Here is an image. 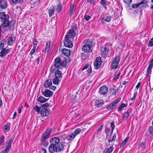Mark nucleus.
<instances>
[{"label": "nucleus", "instance_id": "7c9ffc66", "mask_svg": "<svg viewBox=\"0 0 153 153\" xmlns=\"http://www.w3.org/2000/svg\"><path fill=\"white\" fill-rule=\"evenodd\" d=\"M129 138L128 137H127L121 143L120 148L122 147L126 143Z\"/></svg>", "mask_w": 153, "mask_h": 153}, {"label": "nucleus", "instance_id": "1a4fd4ad", "mask_svg": "<svg viewBox=\"0 0 153 153\" xmlns=\"http://www.w3.org/2000/svg\"><path fill=\"white\" fill-rule=\"evenodd\" d=\"M50 112V110L46 108H43L40 111L41 115L43 117L48 116Z\"/></svg>", "mask_w": 153, "mask_h": 153}, {"label": "nucleus", "instance_id": "a878e982", "mask_svg": "<svg viewBox=\"0 0 153 153\" xmlns=\"http://www.w3.org/2000/svg\"><path fill=\"white\" fill-rule=\"evenodd\" d=\"M140 5V4L139 3L137 4H133V5L131 6V7H130V6H128V8L131 10L132 9H133L134 8H137L139 7V6Z\"/></svg>", "mask_w": 153, "mask_h": 153}, {"label": "nucleus", "instance_id": "20e7f679", "mask_svg": "<svg viewBox=\"0 0 153 153\" xmlns=\"http://www.w3.org/2000/svg\"><path fill=\"white\" fill-rule=\"evenodd\" d=\"M120 100L121 98H119L111 103L109 105H107V109L108 110H113L117 106V104L120 102Z\"/></svg>", "mask_w": 153, "mask_h": 153}, {"label": "nucleus", "instance_id": "3c124183", "mask_svg": "<svg viewBox=\"0 0 153 153\" xmlns=\"http://www.w3.org/2000/svg\"><path fill=\"white\" fill-rule=\"evenodd\" d=\"M91 18V17L90 16L86 15H85L84 17V19L86 21L89 20Z\"/></svg>", "mask_w": 153, "mask_h": 153}, {"label": "nucleus", "instance_id": "bb28decb", "mask_svg": "<svg viewBox=\"0 0 153 153\" xmlns=\"http://www.w3.org/2000/svg\"><path fill=\"white\" fill-rule=\"evenodd\" d=\"M62 9V7L61 6V3L59 2V4L58 5L57 8L56 9V10L58 13H59Z\"/></svg>", "mask_w": 153, "mask_h": 153}, {"label": "nucleus", "instance_id": "0e129e2a", "mask_svg": "<svg viewBox=\"0 0 153 153\" xmlns=\"http://www.w3.org/2000/svg\"><path fill=\"white\" fill-rule=\"evenodd\" d=\"M105 132H106V134H107V135L108 136V135H109V133H110V131L108 129H106Z\"/></svg>", "mask_w": 153, "mask_h": 153}, {"label": "nucleus", "instance_id": "5701e85b", "mask_svg": "<svg viewBox=\"0 0 153 153\" xmlns=\"http://www.w3.org/2000/svg\"><path fill=\"white\" fill-rule=\"evenodd\" d=\"M62 73L60 71L57 70L55 72V77L59 78H61L62 77Z\"/></svg>", "mask_w": 153, "mask_h": 153}, {"label": "nucleus", "instance_id": "69168bd1", "mask_svg": "<svg viewBox=\"0 0 153 153\" xmlns=\"http://www.w3.org/2000/svg\"><path fill=\"white\" fill-rule=\"evenodd\" d=\"M140 85V82H139L136 87V88L137 89H138Z\"/></svg>", "mask_w": 153, "mask_h": 153}, {"label": "nucleus", "instance_id": "338daca9", "mask_svg": "<svg viewBox=\"0 0 153 153\" xmlns=\"http://www.w3.org/2000/svg\"><path fill=\"white\" fill-rule=\"evenodd\" d=\"M87 1L91 4H93L94 3V0H87Z\"/></svg>", "mask_w": 153, "mask_h": 153}, {"label": "nucleus", "instance_id": "2eb2a0df", "mask_svg": "<svg viewBox=\"0 0 153 153\" xmlns=\"http://www.w3.org/2000/svg\"><path fill=\"white\" fill-rule=\"evenodd\" d=\"M9 49H6L5 48H3L0 52V56L2 57L6 56L10 51Z\"/></svg>", "mask_w": 153, "mask_h": 153}, {"label": "nucleus", "instance_id": "f704fd0d", "mask_svg": "<svg viewBox=\"0 0 153 153\" xmlns=\"http://www.w3.org/2000/svg\"><path fill=\"white\" fill-rule=\"evenodd\" d=\"M71 100L73 102H76L77 101L76 96L72 95L71 97Z\"/></svg>", "mask_w": 153, "mask_h": 153}, {"label": "nucleus", "instance_id": "5fc2aeb1", "mask_svg": "<svg viewBox=\"0 0 153 153\" xmlns=\"http://www.w3.org/2000/svg\"><path fill=\"white\" fill-rule=\"evenodd\" d=\"M140 145L142 148H145L146 146V144L145 143H140Z\"/></svg>", "mask_w": 153, "mask_h": 153}, {"label": "nucleus", "instance_id": "f03ea898", "mask_svg": "<svg viewBox=\"0 0 153 153\" xmlns=\"http://www.w3.org/2000/svg\"><path fill=\"white\" fill-rule=\"evenodd\" d=\"M67 63L66 60H64L62 62L60 58L57 57L55 59L54 65L51 67V71L53 72L56 68H59L60 67H65Z\"/></svg>", "mask_w": 153, "mask_h": 153}, {"label": "nucleus", "instance_id": "39448f33", "mask_svg": "<svg viewBox=\"0 0 153 153\" xmlns=\"http://www.w3.org/2000/svg\"><path fill=\"white\" fill-rule=\"evenodd\" d=\"M120 61V57L117 56L115 57L112 61L111 68L113 69H116L118 67Z\"/></svg>", "mask_w": 153, "mask_h": 153}, {"label": "nucleus", "instance_id": "412c9836", "mask_svg": "<svg viewBox=\"0 0 153 153\" xmlns=\"http://www.w3.org/2000/svg\"><path fill=\"white\" fill-rule=\"evenodd\" d=\"M13 138L11 137L10 138V140L9 141H8V142L7 143L8 145L5 148V151L6 150L7 151L10 150V147H11V144H12V143L13 142Z\"/></svg>", "mask_w": 153, "mask_h": 153}, {"label": "nucleus", "instance_id": "423d86ee", "mask_svg": "<svg viewBox=\"0 0 153 153\" xmlns=\"http://www.w3.org/2000/svg\"><path fill=\"white\" fill-rule=\"evenodd\" d=\"M94 64L95 68L96 69H99L101 64V58L100 57H97L96 60L94 62Z\"/></svg>", "mask_w": 153, "mask_h": 153}, {"label": "nucleus", "instance_id": "a18cd8bd", "mask_svg": "<svg viewBox=\"0 0 153 153\" xmlns=\"http://www.w3.org/2000/svg\"><path fill=\"white\" fill-rule=\"evenodd\" d=\"M140 5L145 4V6L147 5V1L146 0H143L141 2L139 3Z\"/></svg>", "mask_w": 153, "mask_h": 153}, {"label": "nucleus", "instance_id": "680f3d73", "mask_svg": "<svg viewBox=\"0 0 153 153\" xmlns=\"http://www.w3.org/2000/svg\"><path fill=\"white\" fill-rule=\"evenodd\" d=\"M119 89H116L113 92V94L115 95L118 92Z\"/></svg>", "mask_w": 153, "mask_h": 153}, {"label": "nucleus", "instance_id": "de8ad7c7", "mask_svg": "<svg viewBox=\"0 0 153 153\" xmlns=\"http://www.w3.org/2000/svg\"><path fill=\"white\" fill-rule=\"evenodd\" d=\"M132 0H124V2L127 4H129L132 2Z\"/></svg>", "mask_w": 153, "mask_h": 153}, {"label": "nucleus", "instance_id": "4d7b16f0", "mask_svg": "<svg viewBox=\"0 0 153 153\" xmlns=\"http://www.w3.org/2000/svg\"><path fill=\"white\" fill-rule=\"evenodd\" d=\"M89 66V65L88 64H86L85 66H84L83 68H82V70H85Z\"/></svg>", "mask_w": 153, "mask_h": 153}, {"label": "nucleus", "instance_id": "dca6fc26", "mask_svg": "<svg viewBox=\"0 0 153 153\" xmlns=\"http://www.w3.org/2000/svg\"><path fill=\"white\" fill-rule=\"evenodd\" d=\"M52 84V82L51 79H47L45 81L44 86L46 88H48L51 86Z\"/></svg>", "mask_w": 153, "mask_h": 153}, {"label": "nucleus", "instance_id": "393cba45", "mask_svg": "<svg viewBox=\"0 0 153 153\" xmlns=\"http://www.w3.org/2000/svg\"><path fill=\"white\" fill-rule=\"evenodd\" d=\"M35 41L36 42H37L36 40V39H33V41L34 42V41ZM36 43H34V47L30 53V54L31 55H32L35 52L36 47Z\"/></svg>", "mask_w": 153, "mask_h": 153}, {"label": "nucleus", "instance_id": "2f4dec72", "mask_svg": "<svg viewBox=\"0 0 153 153\" xmlns=\"http://www.w3.org/2000/svg\"><path fill=\"white\" fill-rule=\"evenodd\" d=\"M5 137L4 135H1L0 137V146L3 144L4 143Z\"/></svg>", "mask_w": 153, "mask_h": 153}, {"label": "nucleus", "instance_id": "13d9d810", "mask_svg": "<svg viewBox=\"0 0 153 153\" xmlns=\"http://www.w3.org/2000/svg\"><path fill=\"white\" fill-rule=\"evenodd\" d=\"M100 3L104 7H105V1H103L102 0H101L100 1Z\"/></svg>", "mask_w": 153, "mask_h": 153}, {"label": "nucleus", "instance_id": "603ef678", "mask_svg": "<svg viewBox=\"0 0 153 153\" xmlns=\"http://www.w3.org/2000/svg\"><path fill=\"white\" fill-rule=\"evenodd\" d=\"M149 130L150 134H153V126H150V127Z\"/></svg>", "mask_w": 153, "mask_h": 153}, {"label": "nucleus", "instance_id": "a19ab883", "mask_svg": "<svg viewBox=\"0 0 153 153\" xmlns=\"http://www.w3.org/2000/svg\"><path fill=\"white\" fill-rule=\"evenodd\" d=\"M4 130L7 132L9 131L10 129V126L7 125H5L4 126Z\"/></svg>", "mask_w": 153, "mask_h": 153}, {"label": "nucleus", "instance_id": "09e8293b", "mask_svg": "<svg viewBox=\"0 0 153 153\" xmlns=\"http://www.w3.org/2000/svg\"><path fill=\"white\" fill-rule=\"evenodd\" d=\"M49 106H51V105H50V104H49L48 103H45L44 104H43L41 107L43 108H47V107Z\"/></svg>", "mask_w": 153, "mask_h": 153}, {"label": "nucleus", "instance_id": "f3484780", "mask_svg": "<svg viewBox=\"0 0 153 153\" xmlns=\"http://www.w3.org/2000/svg\"><path fill=\"white\" fill-rule=\"evenodd\" d=\"M62 53L65 56L68 57L71 55V52L70 50L64 48L62 50Z\"/></svg>", "mask_w": 153, "mask_h": 153}, {"label": "nucleus", "instance_id": "4be33fe9", "mask_svg": "<svg viewBox=\"0 0 153 153\" xmlns=\"http://www.w3.org/2000/svg\"><path fill=\"white\" fill-rule=\"evenodd\" d=\"M48 100V99H46L43 97L40 96L37 99V100L38 102H40L41 103H44L47 101Z\"/></svg>", "mask_w": 153, "mask_h": 153}, {"label": "nucleus", "instance_id": "7ed1b4c3", "mask_svg": "<svg viewBox=\"0 0 153 153\" xmlns=\"http://www.w3.org/2000/svg\"><path fill=\"white\" fill-rule=\"evenodd\" d=\"M52 131L51 129L50 128L48 129L42 134L40 140L42 142H44L48 138L51 133Z\"/></svg>", "mask_w": 153, "mask_h": 153}, {"label": "nucleus", "instance_id": "aec40b11", "mask_svg": "<svg viewBox=\"0 0 153 153\" xmlns=\"http://www.w3.org/2000/svg\"><path fill=\"white\" fill-rule=\"evenodd\" d=\"M8 44L10 46L13 45L15 40V38L14 37H10L8 38Z\"/></svg>", "mask_w": 153, "mask_h": 153}, {"label": "nucleus", "instance_id": "ddd939ff", "mask_svg": "<svg viewBox=\"0 0 153 153\" xmlns=\"http://www.w3.org/2000/svg\"><path fill=\"white\" fill-rule=\"evenodd\" d=\"M108 87L105 86L100 87L99 89V92L102 95H105L108 92Z\"/></svg>", "mask_w": 153, "mask_h": 153}, {"label": "nucleus", "instance_id": "c756f323", "mask_svg": "<svg viewBox=\"0 0 153 153\" xmlns=\"http://www.w3.org/2000/svg\"><path fill=\"white\" fill-rule=\"evenodd\" d=\"M41 108V107H39L38 105H36L33 108V109L35 110L38 114H39L40 112Z\"/></svg>", "mask_w": 153, "mask_h": 153}, {"label": "nucleus", "instance_id": "4c0bfd02", "mask_svg": "<svg viewBox=\"0 0 153 153\" xmlns=\"http://www.w3.org/2000/svg\"><path fill=\"white\" fill-rule=\"evenodd\" d=\"M110 127L111 129V133H112L114 129L115 126L114 123V122H112L110 124Z\"/></svg>", "mask_w": 153, "mask_h": 153}, {"label": "nucleus", "instance_id": "f257e3e1", "mask_svg": "<svg viewBox=\"0 0 153 153\" xmlns=\"http://www.w3.org/2000/svg\"><path fill=\"white\" fill-rule=\"evenodd\" d=\"M9 16L8 14H6L4 12H1L0 13V19L2 21L1 26L3 27H6L9 26L10 30L14 28V24H10V21L9 20Z\"/></svg>", "mask_w": 153, "mask_h": 153}, {"label": "nucleus", "instance_id": "6e6552de", "mask_svg": "<svg viewBox=\"0 0 153 153\" xmlns=\"http://www.w3.org/2000/svg\"><path fill=\"white\" fill-rule=\"evenodd\" d=\"M64 45L67 47L71 48L73 46V44L71 41L68 38H65L64 40Z\"/></svg>", "mask_w": 153, "mask_h": 153}, {"label": "nucleus", "instance_id": "49530a36", "mask_svg": "<svg viewBox=\"0 0 153 153\" xmlns=\"http://www.w3.org/2000/svg\"><path fill=\"white\" fill-rule=\"evenodd\" d=\"M76 136L75 134H74V133H73L70 136L69 138H68V139L69 140H72Z\"/></svg>", "mask_w": 153, "mask_h": 153}, {"label": "nucleus", "instance_id": "58836bf2", "mask_svg": "<svg viewBox=\"0 0 153 153\" xmlns=\"http://www.w3.org/2000/svg\"><path fill=\"white\" fill-rule=\"evenodd\" d=\"M116 136L115 134L114 135L112 139L111 140H108V143H110L111 142H113L115 141L116 139Z\"/></svg>", "mask_w": 153, "mask_h": 153}, {"label": "nucleus", "instance_id": "6ab92c4d", "mask_svg": "<svg viewBox=\"0 0 153 153\" xmlns=\"http://www.w3.org/2000/svg\"><path fill=\"white\" fill-rule=\"evenodd\" d=\"M103 104V101L102 100H96L95 102V105L98 107H102Z\"/></svg>", "mask_w": 153, "mask_h": 153}, {"label": "nucleus", "instance_id": "9b49d317", "mask_svg": "<svg viewBox=\"0 0 153 153\" xmlns=\"http://www.w3.org/2000/svg\"><path fill=\"white\" fill-rule=\"evenodd\" d=\"M75 35V32L73 29H71L69 30V32L65 36V38H68L71 39L74 37Z\"/></svg>", "mask_w": 153, "mask_h": 153}, {"label": "nucleus", "instance_id": "cd10ccee", "mask_svg": "<svg viewBox=\"0 0 153 153\" xmlns=\"http://www.w3.org/2000/svg\"><path fill=\"white\" fill-rule=\"evenodd\" d=\"M127 106V104H125L123 103H122L118 108V111H121L122 110L123 108L126 107Z\"/></svg>", "mask_w": 153, "mask_h": 153}, {"label": "nucleus", "instance_id": "c03bdc74", "mask_svg": "<svg viewBox=\"0 0 153 153\" xmlns=\"http://www.w3.org/2000/svg\"><path fill=\"white\" fill-rule=\"evenodd\" d=\"M137 94V91L134 92L133 95V97L131 98V101H133L135 99V97Z\"/></svg>", "mask_w": 153, "mask_h": 153}, {"label": "nucleus", "instance_id": "6e6d98bb", "mask_svg": "<svg viewBox=\"0 0 153 153\" xmlns=\"http://www.w3.org/2000/svg\"><path fill=\"white\" fill-rule=\"evenodd\" d=\"M4 46V45L0 41V50L3 48Z\"/></svg>", "mask_w": 153, "mask_h": 153}, {"label": "nucleus", "instance_id": "8fccbe9b", "mask_svg": "<svg viewBox=\"0 0 153 153\" xmlns=\"http://www.w3.org/2000/svg\"><path fill=\"white\" fill-rule=\"evenodd\" d=\"M108 51V49L107 48L105 47H102L101 50V51L102 52H106Z\"/></svg>", "mask_w": 153, "mask_h": 153}, {"label": "nucleus", "instance_id": "864d4df0", "mask_svg": "<svg viewBox=\"0 0 153 153\" xmlns=\"http://www.w3.org/2000/svg\"><path fill=\"white\" fill-rule=\"evenodd\" d=\"M153 65V58L150 61L148 66L152 67Z\"/></svg>", "mask_w": 153, "mask_h": 153}, {"label": "nucleus", "instance_id": "9d476101", "mask_svg": "<svg viewBox=\"0 0 153 153\" xmlns=\"http://www.w3.org/2000/svg\"><path fill=\"white\" fill-rule=\"evenodd\" d=\"M42 95L46 97H51L53 94V92L48 89H45V91L42 92Z\"/></svg>", "mask_w": 153, "mask_h": 153}, {"label": "nucleus", "instance_id": "e2e57ef3", "mask_svg": "<svg viewBox=\"0 0 153 153\" xmlns=\"http://www.w3.org/2000/svg\"><path fill=\"white\" fill-rule=\"evenodd\" d=\"M16 117V111L15 112L14 114L13 115V119H14Z\"/></svg>", "mask_w": 153, "mask_h": 153}, {"label": "nucleus", "instance_id": "473e14b6", "mask_svg": "<svg viewBox=\"0 0 153 153\" xmlns=\"http://www.w3.org/2000/svg\"><path fill=\"white\" fill-rule=\"evenodd\" d=\"M152 67H150L149 66L148 67V68H147V73L146 74V77H148L149 76V74H151V72H152Z\"/></svg>", "mask_w": 153, "mask_h": 153}, {"label": "nucleus", "instance_id": "79ce46f5", "mask_svg": "<svg viewBox=\"0 0 153 153\" xmlns=\"http://www.w3.org/2000/svg\"><path fill=\"white\" fill-rule=\"evenodd\" d=\"M121 74V72L120 71H118V72L117 73V74L115 75L114 77V79L116 80L117 79H118L119 76H120Z\"/></svg>", "mask_w": 153, "mask_h": 153}, {"label": "nucleus", "instance_id": "f8f14e48", "mask_svg": "<svg viewBox=\"0 0 153 153\" xmlns=\"http://www.w3.org/2000/svg\"><path fill=\"white\" fill-rule=\"evenodd\" d=\"M8 6L6 0H0V9H5Z\"/></svg>", "mask_w": 153, "mask_h": 153}, {"label": "nucleus", "instance_id": "e433bc0d", "mask_svg": "<svg viewBox=\"0 0 153 153\" xmlns=\"http://www.w3.org/2000/svg\"><path fill=\"white\" fill-rule=\"evenodd\" d=\"M50 45V41L48 42L46 45V48L45 49V51L48 52L49 50V47Z\"/></svg>", "mask_w": 153, "mask_h": 153}, {"label": "nucleus", "instance_id": "774afa93", "mask_svg": "<svg viewBox=\"0 0 153 153\" xmlns=\"http://www.w3.org/2000/svg\"><path fill=\"white\" fill-rule=\"evenodd\" d=\"M40 59V58L39 57H38L36 59V61L37 64H38L39 63Z\"/></svg>", "mask_w": 153, "mask_h": 153}, {"label": "nucleus", "instance_id": "ea45409f", "mask_svg": "<svg viewBox=\"0 0 153 153\" xmlns=\"http://www.w3.org/2000/svg\"><path fill=\"white\" fill-rule=\"evenodd\" d=\"M112 16H108L105 19V21L107 22H110L111 21Z\"/></svg>", "mask_w": 153, "mask_h": 153}, {"label": "nucleus", "instance_id": "052dcab7", "mask_svg": "<svg viewBox=\"0 0 153 153\" xmlns=\"http://www.w3.org/2000/svg\"><path fill=\"white\" fill-rule=\"evenodd\" d=\"M49 88L50 89H51L53 91L55 90L56 88V87H55V86H52L51 87H50Z\"/></svg>", "mask_w": 153, "mask_h": 153}, {"label": "nucleus", "instance_id": "72a5a7b5", "mask_svg": "<svg viewBox=\"0 0 153 153\" xmlns=\"http://www.w3.org/2000/svg\"><path fill=\"white\" fill-rule=\"evenodd\" d=\"M54 7H53L52 9L49 10V14L50 17L54 13Z\"/></svg>", "mask_w": 153, "mask_h": 153}, {"label": "nucleus", "instance_id": "c85d7f7f", "mask_svg": "<svg viewBox=\"0 0 153 153\" xmlns=\"http://www.w3.org/2000/svg\"><path fill=\"white\" fill-rule=\"evenodd\" d=\"M60 78L55 77L53 79V83L54 84L58 85L59 84V82L60 80L61 79Z\"/></svg>", "mask_w": 153, "mask_h": 153}, {"label": "nucleus", "instance_id": "a211bd4d", "mask_svg": "<svg viewBox=\"0 0 153 153\" xmlns=\"http://www.w3.org/2000/svg\"><path fill=\"white\" fill-rule=\"evenodd\" d=\"M132 111V109L131 108H129L126 112L124 113L122 115L123 117H125L126 119L129 116V114Z\"/></svg>", "mask_w": 153, "mask_h": 153}, {"label": "nucleus", "instance_id": "c9c22d12", "mask_svg": "<svg viewBox=\"0 0 153 153\" xmlns=\"http://www.w3.org/2000/svg\"><path fill=\"white\" fill-rule=\"evenodd\" d=\"M81 129L79 128H77L75 129L74 132V134H75L76 136L78 134L81 132Z\"/></svg>", "mask_w": 153, "mask_h": 153}, {"label": "nucleus", "instance_id": "4468645a", "mask_svg": "<svg viewBox=\"0 0 153 153\" xmlns=\"http://www.w3.org/2000/svg\"><path fill=\"white\" fill-rule=\"evenodd\" d=\"M70 7L68 14L70 16H71L74 13L75 9L76 6L72 3L70 4Z\"/></svg>", "mask_w": 153, "mask_h": 153}, {"label": "nucleus", "instance_id": "bf43d9fd", "mask_svg": "<svg viewBox=\"0 0 153 153\" xmlns=\"http://www.w3.org/2000/svg\"><path fill=\"white\" fill-rule=\"evenodd\" d=\"M103 126V125H101V126H100L99 128L97 130V131H101L102 128Z\"/></svg>", "mask_w": 153, "mask_h": 153}, {"label": "nucleus", "instance_id": "37998d69", "mask_svg": "<svg viewBox=\"0 0 153 153\" xmlns=\"http://www.w3.org/2000/svg\"><path fill=\"white\" fill-rule=\"evenodd\" d=\"M148 45L150 47H152L153 46V38H152L149 40L148 43Z\"/></svg>", "mask_w": 153, "mask_h": 153}, {"label": "nucleus", "instance_id": "0eeeda50", "mask_svg": "<svg viewBox=\"0 0 153 153\" xmlns=\"http://www.w3.org/2000/svg\"><path fill=\"white\" fill-rule=\"evenodd\" d=\"M92 45L90 44H87L83 46L82 48V51L86 53L91 52L92 50L91 48Z\"/></svg>", "mask_w": 153, "mask_h": 153}, {"label": "nucleus", "instance_id": "b1692460", "mask_svg": "<svg viewBox=\"0 0 153 153\" xmlns=\"http://www.w3.org/2000/svg\"><path fill=\"white\" fill-rule=\"evenodd\" d=\"M114 149V148L112 146L109 148L105 149L104 150V153H111Z\"/></svg>", "mask_w": 153, "mask_h": 153}]
</instances>
